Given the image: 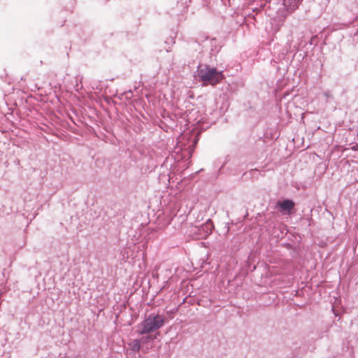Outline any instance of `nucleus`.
<instances>
[{"label": "nucleus", "mask_w": 358, "mask_h": 358, "mask_svg": "<svg viewBox=\"0 0 358 358\" xmlns=\"http://www.w3.org/2000/svg\"><path fill=\"white\" fill-rule=\"evenodd\" d=\"M276 206L280 208L282 215H290L291 210L294 208L295 203L293 200L285 199L282 201H278Z\"/></svg>", "instance_id": "nucleus-3"}, {"label": "nucleus", "mask_w": 358, "mask_h": 358, "mask_svg": "<svg viewBox=\"0 0 358 358\" xmlns=\"http://www.w3.org/2000/svg\"><path fill=\"white\" fill-rule=\"evenodd\" d=\"M197 76L204 83L215 85L224 79L222 71L206 64H199L196 70Z\"/></svg>", "instance_id": "nucleus-1"}, {"label": "nucleus", "mask_w": 358, "mask_h": 358, "mask_svg": "<svg viewBox=\"0 0 358 358\" xmlns=\"http://www.w3.org/2000/svg\"><path fill=\"white\" fill-rule=\"evenodd\" d=\"M165 322L163 315L159 314H150L138 326V333L141 335L148 334L162 328Z\"/></svg>", "instance_id": "nucleus-2"}, {"label": "nucleus", "mask_w": 358, "mask_h": 358, "mask_svg": "<svg viewBox=\"0 0 358 358\" xmlns=\"http://www.w3.org/2000/svg\"><path fill=\"white\" fill-rule=\"evenodd\" d=\"M352 150L354 151H358V143H355L352 147Z\"/></svg>", "instance_id": "nucleus-8"}, {"label": "nucleus", "mask_w": 358, "mask_h": 358, "mask_svg": "<svg viewBox=\"0 0 358 358\" xmlns=\"http://www.w3.org/2000/svg\"><path fill=\"white\" fill-rule=\"evenodd\" d=\"M303 0H284V5L288 12H294L298 8Z\"/></svg>", "instance_id": "nucleus-4"}, {"label": "nucleus", "mask_w": 358, "mask_h": 358, "mask_svg": "<svg viewBox=\"0 0 358 358\" xmlns=\"http://www.w3.org/2000/svg\"><path fill=\"white\" fill-rule=\"evenodd\" d=\"M199 229L203 232L206 236L210 234L214 229V224L210 219H208L204 224H202Z\"/></svg>", "instance_id": "nucleus-5"}, {"label": "nucleus", "mask_w": 358, "mask_h": 358, "mask_svg": "<svg viewBox=\"0 0 358 358\" xmlns=\"http://www.w3.org/2000/svg\"><path fill=\"white\" fill-rule=\"evenodd\" d=\"M129 345L133 352H138L141 349V340L134 339Z\"/></svg>", "instance_id": "nucleus-6"}, {"label": "nucleus", "mask_w": 358, "mask_h": 358, "mask_svg": "<svg viewBox=\"0 0 358 358\" xmlns=\"http://www.w3.org/2000/svg\"><path fill=\"white\" fill-rule=\"evenodd\" d=\"M155 338H156V336H152L151 335L147 336L146 337L143 338V339L150 340V341H154Z\"/></svg>", "instance_id": "nucleus-7"}, {"label": "nucleus", "mask_w": 358, "mask_h": 358, "mask_svg": "<svg viewBox=\"0 0 358 358\" xmlns=\"http://www.w3.org/2000/svg\"><path fill=\"white\" fill-rule=\"evenodd\" d=\"M357 136H358V131H357Z\"/></svg>", "instance_id": "nucleus-9"}]
</instances>
